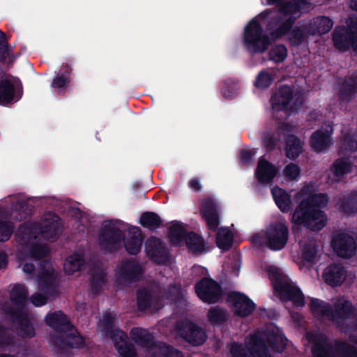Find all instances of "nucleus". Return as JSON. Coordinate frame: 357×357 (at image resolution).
<instances>
[{"label":"nucleus","instance_id":"obj_20","mask_svg":"<svg viewBox=\"0 0 357 357\" xmlns=\"http://www.w3.org/2000/svg\"><path fill=\"white\" fill-rule=\"evenodd\" d=\"M142 266L135 260L124 259L115 268L114 280L117 285H126L139 280L143 274Z\"/></svg>","mask_w":357,"mask_h":357},{"label":"nucleus","instance_id":"obj_19","mask_svg":"<svg viewBox=\"0 0 357 357\" xmlns=\"http://www.w3.org/2000/svg\"><path fill=\"white\" fill-rule=\"evenodd\" d=\"M24 202L17 197L12 198V212L8 214L0 208V242L8 241L13 231V225L10 222L9 215L17 220H22L25 218L24 213Z\"/></svg>","mask_w":357,"mask_h":357},{"label":"nucleus","instance_id":"obj_38","mask_svg":"<svg viewBox=\"0 0 357 357\" xmlns=\"http://www.w3.org/2000/svg\"><path fill=\"white\" fill-rule=\"evenodd\" d=\"M84 264L82 254L74 253L69 256L63 264V269L67 275H72L78 271Z\"/></svg>","mask_w":357,"mask_h":357},{"label":"nucleus","instance_id":"obj_53","mask_svg":"<svg viewBox=\"0 0 357 357\" xmlns=\"http://www.w3.org/2000/svg\"><path fill=\"white\" fill-rule=\"evenodd\" d=\"M30 300L35 306L40 307L46 304L47 297L40 293H35L31 296Z\"/></svg>","mask_w":357,"mask_h":357},{"label":"nucleus","instance_id":"obj_57","mask_svg":"<svg viewBox=\"0 0 357 357\" xmlns=\"http://www.w3.org/2000/svg\"><path fill=\"white\" fill-rule=\"evenodd\" d=\"M189 185L190 187L194 190H199L201 189L199 181L196 179H192L190 181Z\"/></svg>","mask_w":357,"mask_h":357},{"label":"nucleus","instance_id":"obj_35","mask_svg":"<svg viewBox=\"0 0 357 357\" xmlns=\"http://www.w3.org/2000/svg\"><path fill=\"white\" fill-rule=\"evenodd\" d=\"M308 33L313 36L316 34H324L328 32L332 26L333 22L326 17H317L307 24Z\"/></svg>","mask_w":357,"mask_h":357},{"label":"nucleus","instance_id":"obj_14","mask_svg":"<svg viewBox=\"0 0 357 357\" xmlns=\"http://www.w3.org/2000/svg\"><path fill=\"white\" fill-rule=\"evenodd\" d=\"M268 14V11L262 13L252 20L245 28L243 45L251 53L264 52L270 45L269 38L263 33L262 25L259 22V19L266 17Z\"/></svg>","mask_w":357,"mask_h":357},{"label":"nucleus","instance_id":"obj_56","mask_svg":"<svg viewBox=\"0 0 357 357\" xmlns=\"http://www.w3.org/2000/svg\"><path fill=\"white\" fill-rule=\"evenodd\" d=\"M8 257L4 252H0V268L3 269L7 266Z\"/></svg>","mask_w":357,"mask_h":357},{"label":"nucleus","instance_id":"obj_9","mask_svg":"<svg viewBox=\"0 0 357 357\" xmlns=\"http://www.w3.org/2000/svg\"><path fill=\"white\" fill-rule=\"evenodd\" d=\"M306 339L313 343V357H357V348L341 340L329 341L328 337L321 333L309 332Z\"/></svg>","mask_w":357,"mask_h":357},{"label":"nucleus","instance_id":"obj_47","mask_svg":"<svg viewBox=\"0 0 357 357\" xmlns=\"http://www.w3.org/2000/svg\"><path fill=\"white\" fill-rule=\"evenodd\" d=\"M338 208L347 215L355 214L357 213V202L351 197H348L338 203Z\"/></svg>","mask_w":357,"mask_h":357},{"label":"nucleus","instance_id":"obj_58","mask_svg":"<svg viewBox=\"0 0 357 357\" xmlns=\"http://www.w3.org/2000/svg\"><path fill=\"white\" fill-rule=\"evenodd\" d=\"M240 263L237 260H235L234 261V269L232 271L234 274L237 276L238 275V272L240 270Z\"/></svg>","mask_w":357,"mask_h":357},{"label":"nucleus","instance_id":"obj_51","mask_svg":"<svg viewBox=\"0 0 357 357\" xmlns=\"http://www.w3.org/2000/svg\"><path fill=\"white\" fill-rule=\"evenodd\" d=\"M273 81L271 75L267 72H261L255 81V86L257 88H267L270 86Z\"/></svg>","mask_w":357,"mask_h":357},{"label":"nucleus","instance_id":"obj_52","mask_svg":"<svg viewBox=\"0 0 357 357\" xmlns=\"http://www.w3.org/2000/svg\"><path fill=\"white\" fill-rule=\"evenodd\" d=\"M69 83V79L67 76L58 75L55 77L52 83V86L59 89L65 88Z\"/></svg>","mask_w":357,"mask_h":357},{"label":"nucleus","instance_id":"obj_3","mask_svg":"<svg viewBox=\"0 0 357 357\" xmlns=\"http://www.w3.org/2000/svg\"><path fill=\"white\" fill-rule=\"evenodd\" d=\"M311 8V4L307 0H293L280 5L279 13L275 20L270 24V35L273 39H279L288 33L289 43L298 46L307 41L310 34L308 33L307 25L292 26L302 13Z\"/></svg>","mask_w":357,"mask_h":357},{"label":"nucleus","instance_id":"obj_61","mask_svg":"<svg viewBox=\"0 0 357 357\" xmlns=\"http://www.w3.org/2000/svg\"><path fill=\"white\" fill-rule=\"evenodd\" d=\"M291 317L296 321H298L301 318V315H299L298 314H291Z\"/></svg>","mask_w":357,"mask_h":357},{"label":"nucleus","instance_id":"obj_5","mask_svg":"<svg viewBox=\"0 0 357 357\" xmlns=\"http://www.w3.org/2000/svg\"><path fill=\"white\" fill-rule=\"evenodd\" d=\"M310 309L314 317L321 321H331L342 333L350 334L357 329V314L352 304L344 297H339L331 305L318 298H311Z\"/></svg>","mask_w":357,"mask_h":357},{"label":"nucleus","instance_id":"obj_30","mask_svg":"<svg viewBox=\"0 0 357 357\" xmlns=\"http://www.w3.org/2000/svg\"><path fill=\"white\" fill-rule=\"evenodd\" d=\"M20 97V91L15 92L14 84L9 79L0 77V105L13 104Z\"/></svg>","mask_w":357,"mask_h":357},{"label":"nucleus","instance_id":"obj_63","mask_svg":"<svg viewBox=\"0 0 357 357\" xmlns=\"http://www.w3.org/2000/svg\"><path fill=\"white\" fill-rule=\"evenodd\" d=\"M313 115L319 116L317 113L312 114V116L310 117V120H312L313 119Z\"/></svg>","mask_w":357,"mask_h":357},{"label":"nucleus","instance_id":"obj_21","mask_svg":"<svg viewBox=\"0 0 357 357\" xmlns=\"http://www.w3.org/2000/svg\"><path fill=\"white\" fill-rule=\"evenodd\" d=\"M56 277L57 273L50 262L45 261L41 263L36 279L39 290L50 297L55 296L56 290L54 282Z\"/></svg>","mask_w":357,"mask_h":357},{"label":"nucleus","instance_id":"obj_59","mask_svg":"<svg viewBox=\"0 0 357 357\" xmlns=\"http://www.w3.org/2000/svg\"><path fill=\"white\" fill-rule=\"evenodd\" d=\"M73 215L74 217H75L76 218H78L79 217L81 218L82 219V222H83V215H82V213L79 210V209H76V210H73Z\"/></svg>","mask_w":357,"mask_h":357},{"label":"nucleus","instance_id":"obj_62","mask_svg":"<svg viewBox=\"0 0 357 357\" xmlns=\"http://www.w3.org/2000/svg\"><path fill=\"white\" fill-rule=\"evenodd\" d=\"M350 341H351V342L357 345V337L350 336Z\"/></svg>","mask_w":357,"mask_h":357},{"label":"nucleus","instance_id":"obj_42","mask_svg":"<svg viewBox=\"0 0 357 357\" xmlns=\"http://www.w3.org/2000/svg\"><path fill=\"white\" fill-rule=\"evenodd\" d=\"M140 223L142 226L150 229H155L161 223L160 217L151 212H146L142 215L140 218Z\"/></svg>","mask_w":357,"mask_h":357},{"label":"nucleus","instance_id":"obj_36","mask_svg":"<svg viewBox=\"0 0 357 357\" xmlns=\"http://www.w3.org/2000/svg\"><path fill=\"white\" fill-rule=\"evenodd\" d=\"M299 254L301 261L312 262L316 257L317 246L315 241L312 238H304L299 243Z\"/></svg>","mask_w":357,"mask_h":357},{"label":"nucleus","instance_id":"obj_7","mask_svg":"<svg viewBox=\"0 0 357 357\" xmlns=\"http://www.w3.org/2000/svg\"><path fill=\"white\" fill-rule=\"evenodd\" d=\"M45 322L54 330L55 337H50V340L59 349H64L66 347L79 348L84 345L83 337L61 311L47 314Z\"/></svg>","mask_w":357,"mask_h":357},{"label":"nucleus","instance_id":"obj_1","mask_svg":"<svg viewBox=\"0 0 357 357\" xmlns=\"http://www.w3.org/2000/svg\"><path fill=\"white\" fill-rule=\"evenodd\" d=\"M59 233V218L52 213L45 214L40 222H29L19 227L16 233L20 243L17 257L24 273L31 275L34 271L33 261L47 254L48 248L40 243L41 239L54 241Z\"/></svg>","mask_w":357,"mask_h":357},{"label":"nucleus","instance_id":"obj_50","mask_svg":"<svg viewBox=\"0 0 357 357\" xmlns=\"http://www.w3.org/2000/svg\"><path fill=\"white\" fill-rule=\"evenodd\" d=\"M15 346L6 328L0 324V349H6Z\"/></svg>","mask_w":357,"mask_h":357},{"label":"nucleus","instance_id":"obj_28","mask_svg":"<svg viewBox=\"0 0 357 357\" xmlns=\"http://www.w3.org/2000/svg\"><path fill=\"white\" fill-rule=\"evenodd\" d=\"M352 162L347 158L336 160L331 165L328 172V178L334 183L340 181L345 175L351 172Z\"/></svg>","mask_w":357,"mask_h":357},{"label":"nucleus","instance_id":"obj_13","mask_svg":"<svg viewBox=\"0 0 357 357\" xmlns=\"http://www.w3.org/2000/svg\"><path fill=\"white\" fill-rule=\"evenodd\" d=\"M288 238V227L278 222L270 225L265 231L255 234L251 241L255 246H266L273 250H280L287 244Z\"/></svg>","mask_w":357,"mask_h":357},{"label":"nucleus","instance_id":"obj_4","mask_svg":"<svg viewBox=\"0 0 357 357\" xmlns=\"http://www.w3.org/2000/svg\"><path fill=\"white\" fill-rule=\"evenodd\" d=\"M285 344L286 339L281 331L270 324L265 331L247 337L246 349L234 342L230 345L229 352L232 357H273L275 353L284 350Z\"/></svg>","mask_w":357,"mask_h":357},{"label":"nucleus","instance_id":"obj_37","mask_svg":"<svg viewBox=\"0 0 357 357\" xmlns=\"http://www.w3.org/2000/svg\"><path fill=\"white\" fill-rule=\"evenodd\" d=\"M274 201L282 212H288L291 209L292 202L291 196L283 189L273 188L271 190Z\"/></svg>","mask_w":357,"mask_h":357},{"label":"nucleus","instance_id":"obj_60","mask_svg":"<svg viewBox=\"0 0 357 357\" xmlns=\"http://www.w3.org/2000/svg\"><path fill=\"white\" fill-rule=\"evenodd\" d=\"M349 6L352 10L357 11V0H349Z\"/></svg>","mask_w":357,"mask_h":357},{"label":"nucleus","instance_id":"obj_46","mask_svg":"<svg viewBox=\"0 0 357 357\" xmlns=\"http://www.w3.org/2000/svg\"><path fill=\"white\" fill-rule=\"evenodd\" d=\"M239 92V86L237 82L231 79L225 81V86L222 89V96L228 99H231L238 96Z\"/></svg>","mask_w":357,"mask_h":357},{"label":"nucleus","instance_id":"obj_34","mask_svg":"<svg viewBox=\"0 0 357 357\" xmlns=\"http://www.w3.org/2000/svg\"><path fill=\"white\" fill-rule=\"evenodd\" d=\"M142 243V238L139 229L136 227L130 228L124 243L127 252L130 255L137 254L141 250Z\"/></svg>","mask_w":357,"mask_h":357},{"label":"nucleus","instance_id":"obj_33","mask_svg":"<svg viewBox=\"0 0 357 357\" xmlns=\"http://www.w3.org/2000/svg\"><path fill=\"white\" fill-rule=\"evenodd\" d=\"M347 276L344 268L340 264H333L327 267L324 273V278L326 283L331 286H340Z\"/></svg>","mask_w":357,"mask_h":357},{"label":"nucleus","instance_id":"obj_29","mask_svg":"<svg viewBox=\"0 0 357 357\" xmlns=\"http://www.w3.org/2000/svg\"><path fill=\"white\" fill-rule=\"evenodd\" d=\"M200 211L208 227L211 230H215L219 225V218L213 200L211 198L204 199L200 206Z\"/></svg>","mask_w":357,"mask_h":357},{"label":"nucleus","instance_id":"obj_18","mask_svg":"<svg viewBox=\"0 0 357 357\" xmlns=\"http://www.w3.org/2000/svg\"><path fill=\"white\" fill-rule=\"evenodd\" d=\"M302 102L301 94L294 93L293 90L287 86L280 87L271 98L273 112L296 111Z\"/></svg>","mask_w":357,"mask_h":357},{"label":"nucleus","instance_id":"obj_31","mask_svg":"<svg viewBox=\"0 0 357 357\" xmlns=\"http://www.w3.org/2000/svg\"><path fill=\"white\" fill-rule=\"evenodd\" d=\"M278 168L264 158H261L258 162L256 169V176L259 182L261 183H271L278 174Z\"/></svg>","mask_w":357,"mask_h":357},{"label":"nucleus","instance_id":"obj_27","mask_svg":"<svg viewBox=\"0 0 357 357\" xmlns=\"http://www.w3.org/2000/svg\"><path fill=\"white\" fill-rule=\"evenodd\" d=\"M147 255L158 264H165L169 259L167 250L160 239L151 237L145 245Z\"/></svg>","mask_w":357,"mask_h":357},{"label":"nucleus","instance_id":"obj_25","mask_svg":"<svg viewBox=\"0 0 357 357\" xmlns=\"http://www.w3.org/2000/svg\"><path fill=\"white\" fill-rule=\"evenodd\" d=\"M178 333L192 345H199L206 340L204 331L190 321H185L178 326Z\"/></svg>","mask_w":357,"mask_h":357},{"label":"nucleus","instance_id":"obj_11","mask_svg":"<svg viewBox=\"0 0 357 357\" xmlns=\"http://www.w3.org/2000/svg\"><path fill=\"white\" fill-rule=\"evenodd\" d=\"M268 274L275 293L284 301H291L297 306L305 305V297L301 290L285 275L280 268L271 266Z\"/></svg>","mask_w":357,"mask_h":357},{"label":"nucleus","instance_id":"obj_22","mask_svg":"<svg viewBox=\"0 0 357 357\" xmlns=\"http://www.w3.org/2000/svg\"><path fill=\"white\" fill-rule=\"evenodd\" d=\"M333 132V123L328 121L323 125L320 129L314 132L310 139L311 148L317 153L326 151L332 144V135Z\"/></svg>","mask_w":357,"mask_h":357},{"label":"nucleus","instance_id":"obj_24","mask_svg":"<svg viewBox=\"0 0 357 357\" xmlns=\"http://www.w3.org/2000/svg\"><path fill=\"white\" fill-rule=\"evenodd\" d=\"M195 291L202 301L208 303L217 302L221 294L219 284L209 278H204L197 282Z\"/></svg>","mask_w":357,"mask_h":357},{"label":"nucleus","instance_id":"obj_48","mask_svg":"<svg viewBox=\"0 0 357 357\" xmlns=\"http://www.w3.org/2000/svg\"><path fill=\"white\" fill-rule=\"evenodd\" d=\"M287 56V50L283 45H277L271 48L269 52L271 60L279 63L284 61Z\"/></svg>","mask_w":357,"mask_h":357},{"label":"nucleus","instance_id":"obj_12","mask_svg":"<svg viewBox=\"0 0 357 357\" xmlns=\"http://www.w3.org/2000/svg\"><path fill=\"white\" fill-rule=\"evenodd\" d=\"M114 315L105 312L99 322V327L113 340L119 357H136V351L133 345L128 343L126 334L115 328Z\"/></svg>","mask_w":357,"mask_h":357},{"label":"nucleus","instance_id":"obj_15","mask_svg":"<svg viewBox=\"0 0 357 357\" xmlns=\"http://www.w3.org/2000/svg\"><path fill=\"white\" fill-rule=\"evenodd\" d=\"M294 128L292 124L280 123L276 135L273 137L266 135L264 142L268 148L272 149L282 137H287L286 155L290 159H295L303 151V143L294 135H289Z\"/></svg>","mask_w":357,"mask_h":357},{"label":"nucleus","instance_id":"obj_54","mask_svg":"<svg viewBox=\"0 0 357 357\" xmlns=\"http://www.w3.org/2000/svg\"><path fill=\"white\" fill-rule=\"evenodd\" d=\"M8 53V43L6 35L0 31V60H3Z\"/></svg>","mask_w":357,"mask_h":357},{"label":"nucleus","instance_id":"obj_45","mask_svg":"<svg viewBox=\"0 0 357 357\" xmlns=\"http://www.w3.org/2000/svg\"><path fill=\"white\" fill-rule=\"evenodd\" d=\"M301 169L298 165L289 163L283 169L284 177L288 181H297L301 176Z\"/></svg>","mask_w":357,"mask_h":357},{"label":"nucleus","instance_id":"obj_39","mask_svg":"<svg viewBox=\"0 0 357 357\" xmlns=\"http://www.w3.org/2000/svg\"><path fill=\"white\" fill-rule=\"evenodd\" d=\"M185 241L189 250L192 252L201 253L207 251L203 239L195 233L188 234Z\"/></svg>","mask_w":357,"mask_h":357},{"label":"nucleus","instance_id":"obj_8","mask_svg":"<svg viewBox=\"0 0 357 357\" xmlns=\"http://www.w3.org/2000/svg\"><path fill=\"white\" fill-rule=\"evenodd\" d=\"M184 296V291L180 285L174 284L164 287L152 286L151 289L138 291L137 303L140 310L152 307L156 310L165 304H172L179 301Z\"/></svg>","mask_w":357,"mask_h":357},{"label":"nucleus","instance_id":"obj_43","mask_svg":"<svg viewBox=\"0 0 357 357\" xmlns=\"http://www.w3.org/2000/svg\"><path fill=\"white\" fill-rule=\"evenodd\" d=\"M341 149L348 151H357V130L351 131L343 137Z\"/></svg>","mask_w":357,"mask_h":357},{"label":"nucleus","instance_id":"obj_44","mask_svg":"<svg viewBox=\"0 0 357 357\" xmlns=\"http://www.w3.org/2000/svg\"><path fill=\"white\" fill-rule=\"evenodd\" d=\"M91 289L94 292H97L103 286L106 281L105 273L101 268L98 267L94 272L91 273Z\"/></svg>","mask_w":357,"mask_h":357},{"label":"nucleus","instance_id":"obj_23","mask_svg":"<svg viewBox=\"0 0 357 357\" xmlns=\"http://www.w3.org/2000/svg\"><path fill=\"white\" fill-rule=\"evenodd\" d=\"M331 245L337 255L343 258H349L356 252V243L352 236L347 233H339L333 237Z\"/></svg>","mask_w":357,"mask_h":357},{"label":"nucleus","instance_id":"obj_49","mask_svg":"<svg viewBox=\"0 0 357 357\" xmlns=\"http://www.w3.org/2000/svg\"><path fill=\"white\" fill-rule=\"evenodd\" d=\"M227 317L225 310L218 307H211L208 312V318L210 321L217 324L223 321Z\"/></svg>","mask_w":357,"mask_h":357},{"label":"nucleus","instance_id":"obj_40","mask_svg":"<svg viewBox=\"0 0 357 357\" xmlns=\"http://www.w3.org/2000/svg\"><path fill=\"white\" fill-rule=\"evenodd\" d=\"M185 229L180 222H174L169 227V237L175 245H181L184 241Z\"/></svg>","mask_w":357,"mask_h":357},{"label":"nucleus","instance_id":"obj_17","mask_svg":"<svg viewBox=\"0 0 357 357\" xmlns=\"http://www.w3.org/2000/svg\"><path fill=\"white\" fill-rule=\"evenodd\" d=\"M335 47L342 52L350 48L357 51V19L350 17L347 20V26L335 29L333 33Z\"/></svg>","mask_w":357,"mask_h":357},{"label":"nucleus","instance_id":"obj_16","mask_svg":"<svg viewBox=\"0 0 357 357\" xmlns=\"http://www.w3.org/2000/svg\"><path fill=\"white\" fill-rule=\"evenodd\" d=\"M126 227L124 223L119 220L105 221L99 236L100 247L107 252L116 250L121 245L123 232Z\"/></svg>","mask_w":357,"mask_h":357},{"label":"nucleus","instance_id":"obj_32","mask_svg":"<svg viewBox=\"0 0 357 357\" xmlns=\"http://www.w3.org/2000/svg\"><path fill=\"white\" fill-rule=\"evenodd\" d=\"M337 91L339 98L344 102H348L357 94V74L346 78L338 85Z\"/></svg>","mask_w":357,"mask_h":357},{"label":"nucleus","instance_id":"obj_41","mask_svg":"<svg viewBox=\"0 0 357 357\" xmlns=\"http://www.w3.org/2000/svg\"><path fill=\"white\" fill-rule=\"evenodd\" d=\"M233 241V234L225 227L218 230L216 237V243L219 248L225 250L231 248Z\"/></svg>","mask_w":357,"mask_h":357},{"label":"nucleus","instance_id":"obj_55","mask_svg":"<svg viewBox=\"0 0 357 357\" xmlns=\"http://www.w3.org/2000/svg\"><path fill=\"white\" fill-rule=\"evenodd\" d=\"M255 153L256 151L255 150H242L241 152V161L243 163L248 162Z\"/></svg>","mask_w":357,"mask_h":357},{"label":"nucleus","instance_id":"obj_26","mask_svg":"<svg viewBox=\"0 0 357 357\" xmlns=\"http://www.w3.org/2000/svg\"><path fill=\"white\" fill-rule=\"evenodd\" d=\"M229 302L234 313L241 317H247L255 308V303L245 294L234 292L229 296Z\"/></svg>","mask_w":357,"mask_h":357},{"label":"nucleus","instance_id":"obj_2","mask_svg":"<svg viewBox=\"0 0 357 357\" xmlns=\"http://www.w3.org/2000/svg\"><path fill=\"white\" fill-rule=\"evenodd\" d=\"M317 187L314 183H305L295 196L298 204L294 211L291 222L293 229L300 226L312 230H320L326 225V218L319 208L328 204L326 195L317 193Z\"/></svg>","mask_w":357,"mask_h":357},{"label":"nucleus","instance_id":"obj_10","mask_svg":"<svg viewBox=\"0 0 357 357\" xmlns=\"http://www.w3.org/2000/svg\"><path fill=\"white\" fill-rule=\"evenodd\" d=\"M132 340L145 353L146 357H183L177 349L165 343H155L153 336L146 329L135 328L130 331Z\"/></svg>","mask_w":357,"mask_h":357},{"label":"nucleus","instance_id":"obj_6","mask_svg":"<svg viewBox=\"0 0 357 357\" xmlns=\"http://www.w3.org/2000/svg\"><path fill=\"white\" fill-rule=\"evenodd\" d=\"M9 301L6 302L1 307L3 312L18 326L19 333L26 337H31L35 335V330L30 324L28 315L25 312L28 291L26 287L21 284L10 286Z\"/></svg>","mask_w":357,"mask_h":357}]
</instances>
